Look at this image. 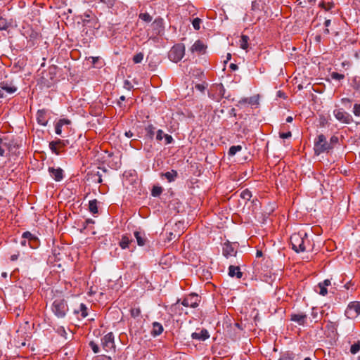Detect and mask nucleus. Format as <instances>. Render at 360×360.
Returning <instances> with one entry per match:
<instances>
[{
	"instance_id": "5",
	"label": "nucleus",
	"mask_w": 360,
	"mask_h": 360,
	"mask_svg": "<svg viewBox=\"0 0 360 360\" xmlns=\"http://www.w3.org/2000/svg\"><path fill=\"white\" fill-rule=\"evenodd\" d=\"M345 314L348 319L356 318L360 314V302H351L348 304Z\"/></svg>"
},
{
	"instance_id": "14",
	"label": "nucleus",
	"mask_w": 360,
	"mask_h": 360,
	"mask_svg": "<svg viewBox=\"0 0 360 360\" xmlns=\"http://www.w3.org/2000/svg\"><path fill=\"white\" fill-rule=\"evenodd\" d=\"M0 88L3 91L7 94H11L17 91V87L13 84V82H8V81H4L0 83Z\"/></svg>"
},
{
	"instance_id": "30",
	"label": "nucleus",
	"mask_w": 360,
	"mask_h": 360,
	"mask_svg": "<svg viewBox=\"0 0 360 360\" xmlns=\"http://www.w3.org/2000/svg\"><path fill=\"white\" fill-rule=\"evenodd\" d=\"M49 148L51 150L53 153H54L56 155H60V151L58 149V145H57V141H51L49 143Z\"/></svg>"
},
{
	"instance_id": "36",
	"label": "nucleus",
	"mask_w": 360,
	"mask_h": 360,
	"mask_svg": "<svg viewBox=\"0 0 360 360\" xmlns=\"http://www.w3.org/2000/svg\"><path fill=\"white\" fill-rule=\"evenodd\" d=\"M338 325H339L338 321L333 322V321H329L327 324V328L328 330H331L332 331H336L338 329Z\"/></svg>"
},
{
	"instance_id": "51",
	"label": "nucleus",
	"mask_w": 360,
	"mask_h": 360,
	"mask_svg": "<svg viewBox=\"0 0 360 360\" xmlns=\"http://www.w3.org/2000/svg\"><path fill=\"white\" fill-rule=\"evenodd\" d=\"M62 125H60V124H58V122L56 123V127H55V132L56 134L58 135H60L61 133H62Z\"/></svg>"
},
{
	"instance_id": "61",
	"label": "nucleus",
	"mask_w": 360,
	"mask_h": 360,
	"mask_svg": "<svg viewBox=\"0 0 360 360\" xmlns=\"http://www.w3.org/2000/svg\"><path fill=\"white\" fill-rule=\"evenodd\" d=\"M125 136L127 137V138H131L133 136V133L131 131H127L125 132Z\"/></svg>"
},
{
	"instance_id": "37",
	"label": "nucleus",
	"mask_w": 360,
	"mask_h": 360,
	"mask_svg": "<svg viewBox=\"0 0 360 360\" xmlns=\"http://www.w3.org/2000/svg\"><path fill=\"white\" fill-rule=\"evenodd\" d=\"M202 20L199 18H195L192 20V25L195 30H199Z\"/></svg>"
},
{
	"instance_id": "63",
	"label": "nucleus",
	"mask_w": 360,
	"mask_h": 360,
	"mask_svg": "<svg viewBox=\"0 0 360 360\" xmlns=\"http://www.w3.org/2000/svg\"><path fill=\"white\" fill-rule=\"evenodd\" d=\"M330 22H331L330 20H326L324 22L325 27H328L330 25Z\"/></svg>"
},
{
	"instance_id": "32",
	"label": "nucleus",
	"mask_w": 360,
	"mask_h": 360,
	"mask_svg": "<svg viewBox=\"0 0 360 360\" xmlns=\"http://www.w3.org/2000/svg\"><path fill=\"white\" fill-rule=\"evenodd\" d=\"M70 143L68 140H57V145L59 150L61 152L63 149Z\"/></svg>"
},
{
	"instance_id": "9",
	"label": "nucleus",
	"mask_w": 360,
	"mask_h": 360,
	"mask_svg": "<svg viewBox=\"0 0 360 360\" xmlns=\"http://www.w3.org/2000/svg\"><path fill=\"white\" fill-rule=\"evenodd\" d=\"M22 238L27 239L28 246L32 249H36L39 245V238L30 231L24 232L22 235Z\"/></svg>"
},
{
	"instance_id": "22",
	"label": "nucleus",
	"mask_w": 360,
	"mask_h": 360,
	"mask_svg": "<svg viewBox=\"0 0 360 360\" xmlns=\"http://www.w3.org/2000/svg\"><path fill=\"white\" fill-rule=\"evenodd\" d=\"M161 176H165L168 182H173L176 179L178 176V172L176 170L172 169L170 172L161 174Z\"/></svg>"
},
{
	"instance_id": "26",
	"label": "nucleus",
	"mask_w": 360,
	"mask_h": 360,
	"mask_svg": "<svg viewBox=\"0 0 360 360\" xmlns=\"http://www.w3.org/2000/svg\"><path fill=\"white\" fill-rule=\"evenodd\" d=\"M249 37L246 35H242L239 40V46L242 49L248 50Z\"/></svg>"
},
{
	"instance_id": "44",
	"label": "nucleus",
	"mask_w": 360,
	"mask_h": 360,
	"mask_svg": "<svg viewBox=\"0 0 360 360\" xmlns=\"http://www.w3.org/2000/svg\"><path fill=\"white\" fill-rule=\"evenodd\" d=\"M89 211L93 214L98 213L97 204H88Z\"/></svg>"
},
{
	"instance_id": "20",
	"label": "nucleus",
	"mask_w": 360,
	"mask_h": 360,
	"mask_svg": "<svg viewBox=\"0 0 360 360\" xmlns=\"http://www.w3.org/2000/svg\"><path fill=\"white\" fill-rule=\"evenodd\" d=\"M164 328L162 325L159 322H153V328L150 332V334L153 337H156L162 334Z\"/></svg>"
},
{
	"instance_id": "48",
	"label": "nucleus",
	"mask_w": 360,
	"mask_h": 360,
	"mask_svg": "<svg viewBox=\"0 0 360 360\" xmlns=\"http://www.w3.org/2000/svg\"><path fill=\"white\" fill-rule=\"evenodd\" d=\"M164 134H165L162 130H161V129L158 130L157 134H156V139L159 141H162V139L164 138Z\"/></svg>"
},
{
	"instance_id": "31",
	"label": "nucleus",
	"mask_w": 360,
	"mask_h": 360,
	"mask_svg": "<svg viewBox=\"0 0 360 360\" xmlns=\"http://www.w3.org/2000/svg\"><path fill=\"white\" fill-rule=\"evenodd\" d=\"M242 149V146L240 145L233 146L229 148V155L231 156L234 155L237 152L240 151Z\"/></svg>"
},
{
	"instance_id": "54",
	"label": "nucleus",
	"mask_w": 360,
	"mask_h": 360,
	"mask_svg": "<svg viewBox=\"0 0 360 360\" xmlns=\"http://www.w3.org/2000/svg\"><path fill=\"white\" fill-rule=\"evenodd\" d=\"M58 123L60 124V125L63 126L64 124H70V120H69L68 119H60L58 122Z\"/></svg>"
},
{
	"instance_id": "28",
	"label": "nucleus",
	"mask_w": 360,
	"mask_h": 360,
	"mask_svg": "<svg viewBox=\"0 0 360 360\" xmlns=\"http://www.w3.org/2000/svg\"><path fill=\"white\" fill-rule=\"evenodd\" d=\"M240 196L243 200L249 201L252 198V193L248 189H245L240 193Z\"/></svg>"
},
{
	"instance_id": "43",
	"label": "nucleus",
	"mask_w": 360,
	"mask_h": 360,
	"mask_svg": "<svg viewBox=\"0 0 360 360\" xmlns=\"http://www.w3.org/2000/svg\"><path fill=\"white\" fill-rule=\"evenodd\" d=\"M89 346L91 347V348L92 349L93 352L95 353V354H97L100 351V349H99V347L98 346V345L96 343H95L93 341H91L89 342Z\"/></svg>"
},
{
	"instance_id": "57",
	"label": "nucleus",
	"mask_w": 360,
	"mask_h": 360,
	"mask_svg": "<svg viewBox=\"0 0 360 360\" xmlns=\"http://www.w3.org/2000/svg\"><path fill=\"white\" fill-rule=\"evenodd\" d=\"M195 88L200 91H203L205 90V86L202 84H198L195 85Z\"/></svg>"
},
{
	"instance_id": "11",
	"label": "nucleus",
	"mask_w": 360,
	"mask_h": 360,
	"mask_svg": "<svg viewBox=\"0 0 360 360\" xmlns=\"http://www.w3.org/2000/svg\"><path fill=\"white\" fill-rule=\"evenodd\" d=\"M222 253L224 257L228 258L231 256H235L236 254V250L233 244H231L230 242H226L224 244Z\"/></svg>"
},
{
	"instance_id": "47",
	"label": "nucleus",
	"mask_w": 360,
	"mask_h": 360,
	"mask_svg": "<svg viewBox=\"0 0 360 360\" xmlns=\"http://www.w3.org/2000/svg\"><path fill=\"white\" fill-rule=\"evenodd\" d=\"M165 144L167 145L173 141V138L171 135L164 134Z\"/></svg>"
},
{
	"instance_id": "29",
	"label": "nucleus",
	"mask_w": 360,
	"mask_h": 360,
	"mask_svg": "<svg viewBox=\"0 0 360 360\" xmlns=\"http://www.w3.org/2000/svg\"><path fill=\"white\" fill-rule=\"evenodd\" d=\"M360 351V340L356 341L355 343L351 345L350 352L352 354H356Z\"/></svg>"
},
{
	"instance_id": "21",
	"label": "nucleus",
	"mask_w": 360,
	"mask_h": 360,
	"mask_svg": "<svg viewBox=\"0 0 360 360\" xmlns=\"http://www.w3.org/2000/svg\"><path fill=\"white\" fill-rule=\"evenodd\" d=\"M45 110H39L37 113V122L42 126H46L48 122Z\"/></svg>"
},
{
	"instance_id": "12",
	"label": "nucleus",
	"mask_w": 360,
	"mask_h": 360,
	"mask_svg": "<svg viewBox=\"0 0 360 360\" xmlns=\"http://www.w3.org/2000/svg\"><path fill=\"white\" fill-rule=\"evenodd\" d=\"M51 176L56 181H60L63 178V170L60 168L49 167Z\"/></svg>"
},
{
	"instance_id": "41",
	"label": "nucleus",
	"mask_w": 360,
	"mask_h": 360,
	"mask_svg": "<svg viewBox=\"0 0 360 360\" xmlns=\"http://www.w3.org/2000/svg\"><path fill=\"white\" fill-rule=\"evenodd\" d=\"M319 288V294L323 295V296H325L327 295L328 293V290H327V288L322 285V284H321L320 283L318 284V286H317Z\"/></svg>"
},
{
	"instance_id": "15",
	"label": "nucleus",
	"mask_w": 360,
	"mask_h": 360,
	"mask_svg": "<svg viewBox=\"0 0 360 360\" xmlns=\"http://www.w3.org/2000/svg\"><path fill=\"white\" fill-rule=\"evenodd\" d=\"M191 337L193 339L204 341L210 338V334L207 330L203 328L200 330V331H195L191 334Z\"/></svg>"
},
{
	"instance_id": "58",
	"label": "nucleus",
	"mask_w": 360,
	"mask_h": 360,
	"mask_svg": "<svg viewBox=\"0 0 360 360\" xmlns=\"http://www.w3.org/2000/svg\"><path fill=\"white\" fill-rule=\"evenodd\" d=\"M98 360H111V358L108 356L103 355L99 356Z\"/></svg>"
},
{
	"instance_id": "42",
	"label": "nucleus",
	"mask_w": 360,
	"mask_h": 360,
	"mask_svg": "<svg viewBox=\"0 0 360 360\" xmlns=\"http://www.w3.org/2000/svg\"><path fill=\"white\" fill-rule=\"evenodd\" d=\"M331 77L335 80H341L345 78V75L338 72H333L331 73Z\"/></svg>"
},
{
	"instance_id": "8",
	"label": "nucleus",
	"mask_w": 360,
	"mask_h": 360,
	"mask_svg": "<svg viewBox=\"0 0 360 360\" xmlns=\"http://www.w3.org/2000/svg\"><path fill=\"white\" fill-rule=\"evenodd\" d=\"M335 118L345 124H349L352 122V117L348 112L344 111L342 109L335 110L333 112Z\"/></svg>"
},
{
	"instance_id": "2",
	"label": "nucleus",
	"mask_w": 360,
	"mask_h": 360,
	"mask_svg": "<svg viewBox=\"0 0 360 360\" xmlns=\"http://www.w3.org/2000/svg\"><path fill=\"white\" fill-rule=\"evenodd\" d=\"M51 311L58 319H63L69 311L67 301L62 297L54 298L51 306Z\"/></svg>"
},
{
	"instance_id": "19",
	"label": "nucleus",
	"mask_w": 360,
	"mask_h": 360,
	"mask_svg": "<svg viewBox=\"0 0 360 360\" xmlns=\"http://www.w3.org/2000/svg\"><path fill=\"white\" fill-rule=\"evenodd\" d=\"M206 46L200 40H197L191 46V52L204 53Z\"/></svg>"
},
{
	"instance_id": "50",
	"label": "nucleus",
	"mask_w": 360,
	"mask_h": 360,
	"mask_svg": "<svg viewBox=\"0 0 360 360\" xmlns=\"http://www.w3.org/2000/svg\"><path fill=\"white\" fill-rule=\"evenodd\" d=\"M278 360H293V357L289 354L282 355Z\"/></svg>"
},
{
	"instance_id": "60",
	"label": "nucleus",
	"mask_w": 360,
	"mask_h": 360,
	"mask_svg": "<svg viewBox=\"0 0 360 360\" xmlns=\"http://www.w3.org/2000/svg\"><path fill=\"white\" fill-rule=\"evenodd\" d=\"M20 244H21L22 246H26L27 245V239L22 238V240L20 241Z\"/></svg>"
},
{
	"instance_id": "53",
	"label": "nucleus",
	"mask_w": 360,
	"mask_h": 360,
	"mask_svg": "<svg viewBox=\"0 0 360 360\" xmlns=\"http://www.w3.org/2000/svg\"><path fill=\"white\" fill-rule=\"evenodd\" d=\"M94 224V221L91 219H87L85 220V221L84 222V227H83V229H86L87 228V226H89V224Z\"/></svg>"
},
{
	"instance_id": "45",
	"label": "nucleus",
	"mask_w": 360,
	"mask_h": 360,
	"mask_svg": "<svg viewBox=\"0 0 360 360\" xmlns=\"http://www.w3.org/2000/svg\"><path fill=\"white\" fill-rule=\"evenodd\" d=\"M101 2L107 5L108 7L112 8L117 0H99Z\"/></svg>"
},
{
	"instance_id": "17",
	"label": "nucleus",
	"mask_w": 360,
	"mask_h": 360,
	"mask_svg": "<svg viewBox=\"0 0 360 360\" xmlns=\"http://www.w3.org/2000/svg\"><path fill=\"white\" fill-rule=\"evenodd\" d=\"M151 26L155 30V34H159L163 30V20L161 18H156L152 23Z\"/></svg>"
},
{
	"instance_id": "35",
	"label": "nucleus",
	"mask_w": 360,
	"mask_h": 360,
	"mask_svg": "<svg viewBox=\"0 0 360 360\" xmlns=\"http://www.w3.org/2000/svg\"><path fill=\"white\" fill-rule=\"evenodd\" d=\"M9 26L7 20L0 16V30H6Z\"/></svg>"
},
{
	"instance_id": "56",
	"label": "nucleus",
	"mask_w": 360,
	"mask_h": 360,
	"mask_svg": "<svg viewBox=\"0 0 360 360\" xmlns=\"http://www.w3.org/2000/svg\"><path fill=\"white\" fill-rule=\"evenodd\" d=\"M131 87H132V86L131 85V83L129 81L126 80L124 82V88L129 90V89H131Z\"/></svg>"
},
{
	"instance_id": "55",
	"label": "nucleus",
	"mask_w": 360,
	"mask_h": 360,
	"mask_svg": "<svg viewBox=\"0 0 360 360\" xmlns=\"http://www.w3.org/2000/svg\"><path fill=\"white\" fill-rule=\"evenodd\" d=\"M321 284H322V285L325 286L327 288V286H329L330 285V281L329 279H326L324 280L323 282L320 283Z\"/></svg>"
},
{
	"instance_id": "33",
	"label": "nucleus",
	"mask_w": 360,
	"mask_h": 360,
	"mask_svg": "<svg viewBox=\"0 0 360 360\" xmlns=\"http://www.w3.org/2000/svg\"><path fill=\"white\" fill-rule=\"evenodd\" d=\"M162 192V188L158 186H154L152 191L151 194L154 197L159 196Z\"/></svg>"
},
{
	"instance_id": "13",
	"label": "nucleus",
	"mask_w": 360,
	"mask_h": 360,
	"mask_svg": "<svg viewBox=\"0 0 360 360\" xmlns=\"http://www.w3.org/2000/svg\"><path fill=\"white\" fill-rule=\"evenodd\" d=\"M19 154L18 145L13 140L8 141V148L6 155H18Z\"/></svg>"
},
{
	"instance_id": "59",
	"label": "nucleus",
	"mask_w": 360,
	"mask_h": 360,
	"mask_svg": "<svg viewBox=\"0 0 360 360\" xmlns=\"http://www.w3.org/2000/svg\"><path fill=\"white\" fill-rule=\"evenodd\" d=\"M338 141V137L335 136H333L331 138H330V144L331 143H335Z\"/></svg>"
},
{
	"instance_id": "34",
	"label": "nucleus",
	"mask_w": 360,
	"mask_h": 360,
	"mask_svg": "<svg viewBox=\"0 0 360 360\" xmlns=\"http://www.w3.org/2000/svg\"><path fill=\"white\" fill-rule=\"evenodd\" d=\"M130 314L133 318H138L141 315V309L139 307H132L130 309Z\"/></svg>"
},
{
	"instance_id": "3",
	"label": "nucleus",
	"mask_w": 360,
	"mask_h": 360,
	"mask_svg": "<svg viewBox=\"0 0 360 360\" xmlns=\"http://www.w3.org/2000/svg\"><path fill=\"white\" fill-rule=\"evenodd\" d=\"M333 146L328 143L326 137L323 134H319L314 141V153L317 155L321 153L328 152Z\"/></svg>"
},
{
	"instance_id": "18",
	"label": "nucleus",
	"mask_w": 360,
	"mask_h": 360,
	"mask_svg": "<svg viewBox=\"0 0 360 360\" xmlns=\"http://www.w3.org/2000/svg\"><path fill=\"white\" fill-rule=\"evenodd\" d=\"M229 275L231 277H236L240 278L243 276V272L238 266L231 265L229 267Z\"/></svg>"
},
{
	"instance_id": "46",
	"label": "nucleus",
	"mask_w": 360,
	"mask_h": 360,
	"mask_svg": "<svg viewBox=\"0 0 360 360\" xmlns=\"http://www.w3.org/2000/svg\"><path fill=\"white\" fill-rule=\"evenodd\" d=\"M353 112L356 116H360V104H354Z\"/></svg>"
},
{
	"instance_id": "7",
	"label": "nucleus",
	"mask_w": 360,
	"mask_h": 360,
	"mask_svg": "<svg viewBox=\"0 0 360 360\" xmlns=\"http://www.w3.org/2000/svg\"><path fill=\"white\" fill-rule=\"evenodd\" d=\"M200 302V297L195 293L186 296L181 301V304L186 307L196 308Z\"/></svg>"
},
{
	"instance_id": "10",
	"label": "nucleus",
	"mask_w": 360,
	"mask_h": 360,
	"mask_svg": "<svg viewBox=\"0 0 360 360\" xmlns=\"http://www.w3.org/2000/svg\"><path fill=\"white\" fill-rule=\"evenodd\" d=\"M290 319L299 326H304L307 324V315L303 312L293 313L290 314Z\"/></svg>"
},
{
	"instance_id": "1",
	"label": "nucleus",
	"mask_w": 360,
	"mask_h": 360,
	"mask_svg": "<svg viewBox=\"0 0 360 360\" xmlns=\"http://www.w3.org/2000/svg\"><path fill=\"white\" fill-rule=\"evenodd\" d=\"M292 248L296 252L309 250L311 246L310 240L306 233H295L290 236Z\"/></svg>"
},
{
	"instance_id": "39",
	"label": "nucleus",
	"mask_w": 360,
	"mask_h": 360,
	"mask_svg": "<svg viewBox=\"0 0 360 360\" xmlns=\"http://www.w3.org/2000/svg\"><path fill=\"white\" fill-rule=\"evenodd\" d=\"M143 59V54L142 53H139L134 56L133 61L134 63H140Z\"/></svg>"
},
{
	"instance_id": "40",
	"label": "nucleus",
	"mask_w": 360,
	"mask_h": 360,
	"mask_svg": "<svg viewBox=\"0 0 360 360\" xmlns=\"http://www.w3.org/2000/svg\"><path fill=\"white\" fill-rule=\"evenodd\" d=\"M320 6L325 9V11H329L334 6V4L332 2H328V4H325L322 2L320 4Z\"/></svg>"
},
{
	"instance_id": "6",
	"label": "nucleus",
	"mask_w": 360,
	"mask_h": 360,
	"mask_svg": "<svg viewBox=\"0 0 360 360\" xmlns=\"http://www.w3.org/2000/svg\"><path fill=\"white\" fill-rule=\"evenodd\" d=\"M101 345L103 349L107 352L115 351V345L114 341V335L112 332L108 333L103 338H102Z\"/></svg>"
},
{
	"instance_id": "62",
	"label": "nucleus",
	"mask_w": 360,
	"mask_h": 360,
	"mask_svg": "<svg viewBox=\"0 0 360 360\" xmlns=\"http://www.w3.org/2000/svg\"><path fill=\"white\" fill-rule=\"evenodd\" d=\"M58 333H60L61 335L66 334L65 330L63 327H60L58 329Z\"/></svg>"
},
{
	"instance_id": "64",
	"label": "nucleus",
	"mask_w": 360,
	"mask_h": 360,
	"mask_svg": "<svg viewBox=\"0 0 360 360\" xmlns=\"http://www.w3.org/2000/svg\"><path fill=\"white\" fill-rule=\"evenodd\" d=\"M230 68L231 69H232L233 70H236V69H238V66L237 65L234 64V63H231L230 65Z\"/></svg>"
},
{
	"instance_id": "16",
	"label": "nucleus",
	"mask_w": 360,
	"mask_h": 360,
	"mask_svg": "<svg viewBox=\"0 0 360 360\" xmlns=\"http://www.w3.org/2000/svg\"><path fill=\"white\" fill-rule=\"evenodd\" d=\"M74 314L78 316V319H84L88 316V308L81 303L79 308L74 310Z\"/></svg>"
},
{
	"instance_id": "23",
	"label": "nucleus",
	"mask_w": 360,
	"mask_h": 360,
	"mask_svg": "<svg viewBox=\"0 0 360 360\" xmlns=\"http://www.w3.org/2000/svg\"><path fill=\"white\" fill-rule=\"evenodd\" d=\"M133 241L131 238L127 234L123 235L119 245L122 249H126L129 248V244Z\"/></svg>"
},
{
	"instance_id": "25",
	"label": "nucleus",
	"mask_w": 360,
	"mask_h": 360,
	"mask_svg": "<svg viewBox=\"0 0 360 360\" xmlns=\"http://www.w3.org/2000/svg\"><path fill=\"white\" fill-rule=\"evenodd\" d=\"M8 139H0V156L6 155L8 148Z\"/></svg>"
},
{
	"instance_id": "4",
	"label": "nucleus",
	"mask_w": 360,
	"mask_h": 360,
	"mask_svg": "<svg viewBox=\"0 0 360 360\" xmlns=\"http://www.w3.org/2000/svg\"><path fill=\"white\" fill-rule=\"evenodd\" d=\"M185 54V46L183 44L174 45L169 52L168 57L174 63L180 61Z\"/></svg>"
},
{
	"instance_id": "52",
	"label": "nucleus",
	"mask_w": 360,
	"mask_h": 360,
	"mask_svg": "<svg viewBox=\"0 0 360 360\" xmlns=\"http://www.w3.org/2000/svg\"><path fill=\"white\" fill-rule=\"evenodd\" d=\"M292 136V134L290 131H288V132H283V133H280V137L281 139H288L290 137H291Z\"/></svg>"
},
{
	"instance_id": "49",
	"label": "nucleus",
	"mask_w": 360,
	"mask_h": 360,
	"mask_svg": "<svg viewBox=\"0 0 360 360\" xmlns=\"http://www.w3.org/2000/svg\"><path fill=\"white\" fill-rule=\"evenodd\" d=\"M181 231H179V232H175V233H173V232H170L169 233V240H172V239H174L176 238H179L180 236H181Z\"/></svg>"
},
{
	"instance_id": "24",
	"label": "nucleus",
	"mask_w": 360,
	"mask_h": 360,
	"mask_svg": "<svg viewBox=\"0 0 360 360\" xmlns=\"http://www.w3.org/2000/svg\"><path fill=\"white\" fill-rule=\"evenodd\" d=\"M134 236L136 239L137 244L139 246H143L146 244V238H145L144 234L141 233L139 231H135Z\"/></svg>"
},
{
	"instance_id": "27",
	"label": "nucleus",
	"mask_w": 360,
	"mask_h": 360,
	"mask_svg": "<svg viewBox=\"0 0 360 360\" xmlns=\"http://www.w3.org/2000/svg\"><path fill=\"white\" fill-rule=\"evenodd\" d=\"M155 128L153 124H149L145 128L146 136H148L150 139H153L155 135Z\"/></svg>"
},
{
	"instance_id": "38",
	"label": "nucleus",
	"mask_w": 360,
	"mask_h": 360,
	"mask_svg": "<svg viewBox=\"0 0 360 360\" xmlns=\"http://www.w3.org/2000/svg\"><path fill=\"white\" fill-rule=\"evenodd\" d=\"M139 18L148 22L152 20V17L148 13H140Z\"/></svg>"
}]
</instances>
